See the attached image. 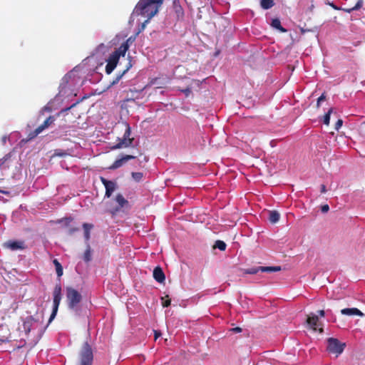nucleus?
<instances>
[{"mask_svg":"<svg viewBox=\"0 0 365 365\" xmlns=\"http://www.w3.org/2000/svg\"><path fill=\"white\" fill-rule=\"evenodd\" d=\"M327 192V189L324 185H321V192L325 193Z\"/></svg>","mask_w":365,"mask_h":365,"instance_id":"obj_41","label":"nucleus"},{"mask_svg":"<svg viewBox=\"0 0 365 365\" xmlns=\"http://www.w3.org/2000/svg\"><path fill=\"white\" fill-rule=\"evenodd\" d=\"M130 93H132L131 96L130 98H125L124 101H123V103H125L127 102H130V101H135V98H137L138 97L135 96V94L138 93V91H130Z\"/></svg>","mask_w":365,"mask_h":365,"instance_id":"obj_30","label":"nucleus"},{"mask_svg":"<svg viewBox=\"0 0 365 365\" xmlns=\"http://www.w3.org/2000/svg\"><path fill=\"white\" fill-rule=\"evenodd\" d=\"M132 177L135 181H140L143 178V173H132Z\"/></svg>","mask_w":365,"mask_h":365,"instance_id":"obj_31","label":"nucleus"},{"mask_svg":"<svg viewBox=\"0 0 365 365\" xmlns=\"http://www.w3.org/2000/svg\"><path fill=\"white\" fill-rule=\"evenodd\" d=\"M79 365H91L93 361V352L90 345L86 342L79 354Z\"/></svg>","mask_w":365,"mask_h":365,"instance_id":"obj_5","label":"nucleus"},{"mask_svg":"<svg viewBox=\"0 0 365 365\" xmlns=\"http://www.w3.org/2000/svg\"><path fill=\"white\" fill-rule=\"evenodd\" d=\"M319 331L320 333H322V332L324 331V330H323V329H322V328H320V329H319Z\"/></svg>","mask_w":365,"mask_h":365,"instance_id":"obj_47","label":"nucleus"},{"mask_svg":"<svg viewBox=\"0 0 365 365\" xmlns=\"http://www.w3.org/2000/svg\"><path fill=\"white\" fill-rule=\"evenodd\" d=\"M341 313L343 315H347V316H353V315H357L362 317L364 316V314L358 309L356 308H346L341 310Z\"/></svg>","mask_w":365,"mask_h":365,"instance_id":"obj_13","label":"nucleus"},{"mask_svg":"<svg viewBox=\"0 0 365 365\" xmlns=\"http://www.w3.org/2000/svg\"><path fill=\"white\" fill-rule=\"evenodd\" d=\"M182 91L187 96L191 93V88L188 87L182 90Z\"/></svg>","mask_w":365,"mask_h":365,"instance_id":"obj_39","label":"nucleus"},{"mask_svg":"<svg viewBox=\"0 0 365 365\" xmlns=\"http://www.w3.org/2000/svg\"><path fill=\"white\" fill-rule=\"evenodd\" d=\"M101 180L106 187L105 196L107 197H110L111 196L112 193L117 188L116 183L113 181H110V180H107L106 179H105L103 177L101 178Z\"/></svg>","mask_w":365,"mask_h":365,"instance_id":"obj_10","label":"nucleus"},{"mask_svg":"<svg viewBox=\"0 0 365 365\" xmlns=\"http://www.w3.org/2000/svg\"><path fill=\"white\" fill-rule=\"evenodd\" d=\"M153 277L155 278V279L157 282H158L160 283L163 282L165 279V274H164L162 269L159 267H157L154 269Z\"/></svg>","mask_w":365,"mask_h":365,"instance_id":"obj_14","label":"nucleus"},{"mask_svg":"<svg viewBox=\"0 0 365 365\" xmlns=\"http://www.w3.org/2000/svg\"><path fill=\"white\" fill-rule=\"evenodd\" d=\"M274 5V0H261L260 6L263 9H269Z\"/></svg>","mask_w":365,"mask_h":365,"instance_id":"obj_19","label":"nucleus"},{"mask_svg":"<svg viewBox=\"0 0 365 365\" xmlns=\"http://www.w3.org/2000/svg\"><path fill=\"white\" fill-rule=\"evenodd\" d=\"M66 298L69 309L78 313L79 304L82 299L81 293L72 287H67Z\"/></svg>","mask_w":365,"mask_h":365,"instance_id":"obj_3","label":"nucleus"},{"mask_svg":"<svg viewBox=\"0 0 365 365\" xmlns=\"http://www.w3.org/2000/svg\"><path fill=\"white\" fill-rule=\"evenodd\" d=\"M132 64L130 61L128 63L126 68L120 73L118 74L115 79L110 83L111 86H113L119 82V81L122 78V77L125 75V73L131 68Z\"/></svg>","mask_w":365,"mask_h":365,"instance_id":"obj_15","label":"nucleus"},{"mask_svg":"<svg viewBox=\"0 0 365 365\" xmlns=\"http://www.w3.org/2000/svg\"><path fill=\"white\" fill-rule=\"evenodd\" d=\"M262 272H273V267H261Z\"/></svg>","mask_w":365,"mask_h":365,"instance_id":"obj_34","label":"nucleus"},{"mask_svg":"<svg viewBox=\"0 0 365 365\" xmlns=\"http://www.w3.org/2000/svg\"><path fill=\"white\" fill-rule=\"evenodd\" d=\"M123 161H115L111 166H110L109 169H116L123 165Z\"/></svg>","mask_w":365,"mask_h":365,"instance_id":"obj_32","label":"nucleus"},{"mask_svg":"<svg viewBox=\"0 0 365 365\" xmlns=\"http://www.w3.org/2000/svg\"><path fill=\"white\" fill-rule=\"evenodd\" d=\"M160 335L161 333L160 331H155V339H157Z\"/></svg>","mask_w":365,"mask_h":365,"instance_id":"obj_42","label":"nucleus"},{"mask_svg":"<svg viewBox=\"0 0 365 365\" xmlns=\"http://www.w3.org/2000/svg\"><path fill=\"white\" fill-rule=\"evenodd\" d=\"M6 136H4V137L2 138V142H3V143H4H4H6Z\"/></svg>","mask_w":365,"mask_h":365,"instance_id":"obj_46","label":"nucleus"},{"mask_svg":"<svg viewBox=\"0 0 365 365\" xmlns=\"http://www.w3.org/2000/svg\"><path fill=\"white\" fill-rule=\"evenodd\" d=\"M130 127L128 124L125 125V130L124 132V135L122 139H119V143L113 146V148H120L123 147H128L130 144H131L133 141V138H130Z\"/></svg>","mask_w":365,"mask_h":365,"instance_id":"obj_8","label":"nucleus"},{"mask_svg":"<svg viewBox=\"0 0 365 365\" xmlns=\"http://www.w3.org/2000/svg\"><path fill=\"white\" fill-rule=\"evenodd\" d=\"M61 299V287L60 285H56L53 290V308L52 314L49 318L48 323H51V321L55 318L58 308Z\"/></svg>","mask_w":365,"mask_h":365,"instance_id":"obj_7","label":"nucleus"},{"mask_svg":"<svg viewBox=\"0 0 365 365\" xmlns=\"http://www.w3.org/2000/svg\"><path fill=\"white\" fill-rule=\"evenodd\" d=\"M280 217L279 213L276 210H272L269 212V220L272 223H276L279 221Z\"/></svg>","mask_w":365,"mask_h":365,"instance_id":"obj_17","label":"nucleus"},{"mask_svg":"<svg viewBox=\"0 0 365 365\" xmlns=\"http://www.w3.org/2000/svg\"><path fill=\"white\" fill-rule=\"evenodd\" d=\"M53 264L56 267V274L58 277H61L63 274V268L61 264L58 262L57 259L53 260Z\"/></svg>","mask_w":365,"mask_h":365,"instance_id":"obj_23","label":"nucleus"},{"mask_svg":"<svg viewBox=\"0 0 365 365\" xmlns=\"http://www.w3.org/2000/svg\"><path fill=\"white\" fill-rule=\"evenodd\" d=\"M4 247L9 249L12 251H16L19 250H24L26 248L25 243L24 241L18 240V241H7L4 244Z\"/></svg>","mask_w":365,"mask_h":365,"instance_id":"obj_11","label":"nucleus"},{"mask_svg":"<svg viewBox=\"0 0 365 365\" xmlns=\"http://www.w3.org/2000/svg\"><path fill=\"white\" fill-rule=\"evenodd\" d=\"M325 99H326V96L324 93H322V96L320 97H319L317 99V107L319 108L321 102L324 101Z\"/></svg>","mask_w":365,"mask_h":365,"instance_id":"obj_33","label":"nucleus"},{"mask_svg":"<svg viewBox=\"0 0 365 365\" xmlns=\"http://www.w3.org/2000/svg\"><path fill=\"white\" fill-rule=\"evenodd\" d=\"M321 210L322 212L326 213L329 210V207L328 205H324L321 207Z\"/></svg>","mask_w":365,"mask_h":365,"instance_id":"obj_37","label":"nucleus"},{"mask_svg":"<svg viewBox=\"0 0 365 365\" xmlns=\"http://www.w3.org/2000/svg\"><path fill=\"white\" fill-rule=\"evenodd\" d=\"M213 247L215 249L217 248V249L223 251L226 248V244L223 241L217 240V241H216Z\"/></svg>","mask_w":365,"mask_h":365,"instance_id":"obj_26","label":"nucleus"},{"mask_svg":"<svg viewBox=\"0 0 365 365\" xmlns=\"http://www.w3.org/2000/svg\"><path fill=\"white\" fill-rule=\"evenodd\" d=\"M280 270H281L280 267H279V266L273 267V272H277V271H280Z\"/></svg>","mask_w":365,"mask_h":365,"instance_id":"obj_44","label":"nucleus"},{"mask_svg":"<svg viewBox=\"0 0 365 365\" xmlns=\"http://www.w3.org/2000/svg\"><path fill=\"white\" fill-rule=\"evenodd\" d=\"M260 268H261V267L247 269L245 271V273L250 274H257L259 271H260Z\"/></svg>","mask_w":365,"mask_h":365,"instance_id":"obj_28","label":"nucleus"},{"mask_svg":"<svg viewBox=\"0 0 365 365\" xmlns=\"http://www.w3.org/2000/svg\"><path fill=\"white\" fill-rule=\"evenodd\" d=\"M327 343V350L329 352L336 354V356L343 352L346 346L345 343H341L335 338H329Z\"/></svg>","mask_w":365,"mask_h":365,"instance_id":"obj_6","label":"nucleus"},{"mask_svg":"<svg viewBox=\"0 0 365 365\" xmlns=\"http://www.w3.org/2000/svg\"><path fill=\"white\" fill-rule=\"evenodd\" d=\"M83 227L84 229V237L86 242H88L90 239V230L93 228V225L84 223Z\"/></svg>","mask_w":365,"mask_h":365,"instance_id":"obj_20","label":"nucleus"},{"mask_svg":"<svg viewBox=\"0 0 365 365\" xmlns=\"http://www.w3.org/2000/svg\"><path fill=\"white\" fill-rule=\"evenodd\" d=\"M161 299H162V304L163 307H168L170 304V300L169 299L165 300V298L162 297Z\"/></svg>","mask_w":365,"mask_h":365,"instance_id":"obj_35","label":"nucleus"},{"mask_svg":"<svg viewBox=\"0 0 365 365\" xmlns=\"http://www.w3.org/2000/svg\"><path fill=\"white\" fill-rule=\"evenodd\" d=\"M135 40V36H130L125 42H123L120 46H126L128 47V50L129 49L130 44L133 43Z\"/></svg>","mask_w":365,"mask_h":365,"instance_id":"obj_25","label":"nucleus"},{"mask_svg":"<svg viewBox=\"0 0 365 365\" xmlns=\"http://www.w3.org/2000/svg\"><path fill=\"white\" fill-rule=\"evenodd\" d=\"M363 6V0H358L355 6L352 8L349 9H344V11H345L347 13H351L354 11H356L360 9Z\"/></svg>","mask_w":365,"mask_h":365,"instance_id":"obj_22","label":"nucleus"},{"mask_svg":"<svg viewBox=\"0 0 365 365\" xmlns=\"http://www.w3.org/2000/svg\"><path fill=\"white\" fill-rule=\"evenodd\" d=\"M127 51L128 47L126 46H120L110 55L106 66V72L107 74H110L113 71L118 63L120 57L124 56Z\"/></svg>","mask_w":365,"mask_h":365,"instance_id":"obj_2","label":"nucleus"},{"mask_svg":"<svg viewBox=\"0 0 365 365\" xmlns=\"http://www.w3.org/2000/svg\"><path fill=\"white\" fill-rule=\"evenodd\" d=\"M342 124L343 120L341 119H339L335 124V129L338 130L341 127Z\"/></svg>","mask_w":365,"mask_h":365,"instance_id":"obj_36","label":"nucleus"},{"mask_svg":"<svg viewBox=\"0 0 365 365\" xmlns=\"http://www.w3.org/2000/svg\"><path fill=\"white\" fill-rule=\"evenodd\" d=\"M41 322L33 317H28L24 322L23 327L26 333H29L31 329L40 328Z\"/></svg>","mask_w":365,"mask_h":365,"instance_id":"obj_9","label":"nucleus"},{"mask_svg":"<svg viewBox=\"0 0 365 365\" xmlns=\"http://www.w3.org/2000/svg\"><path fill=\"white\" fill-rule=\"evenodd\" d=\"M163 0H140L135 6V11L138 15L147 18L145 23H148L159 10Z\"/></svg>","mask_w":365,"mask_h":365,"instance_id":"obj_1","label":"nucleus"},{"mask_svg":"<svg viewBox=\"0 0 365 365\" xmlns=\"http://www.w3.org/2000/svg\"><path fill=\"white\" fill-rule=\"evenodd\" d=\"M307 323L311 328L316 331L317 327L319 325V317L312 313L309 314L307 317Z\"/></svg>","mask_w":365,"mask_h":365,"instance_id":"obj_12","label":"nucleus"},{"mask_svg":"<svg viewBox=\"0 0 365 365\" xmlns=\"http://www.w3.org/2000/svg\"><path fill=\"white\" fill-rule=\"evenodd\" d=\"M70 154L66 151L61 149L55 150L54 153L52 155L51 158L53 157H61V158H66L69 156Z\"/></svg>","mask_w":365,"mask_h":365,"instance_id":"obj_21","label":"nucleus"},{"mask_svg":"<svg viewBox=\"0 0 365 365\" xmlns=\"http://www.w3.org/2000/svg\"><path fill=\"white\" fill-rule=\"evenodd\" d=\"M56 120V117L54 115H50L47 118L42 124L38 126L34 130L30 132L26 140H22V141L28 142L36 136H38L40 133H41L45 129L49 128L51 125L54 123Z\"/></svg>","mask_w":365,"mask_h":365,"instance_id":"obj_4","label":"nucleus"},{"mask_svg":"<svg viewBox=\"0 0 365 365\" xmlns=\"http://www.w3.org/2000/svg\"><path fill=\"white\" fill-rule=\"evenodd\" d=\"M231 331H232L234 332H236V333H238V332H240L242 331V329L240 328V327H235V328L232 329Z\"/></svg>","mask_w":365,"mask_h":365,"instance_id":"obj_40","label":"nucleus"},{"mask_svg":"<svg viewBox=\"0 0 365 365\" xmlns=\"http://www.w3.org/2000/svg\"><path fill=\"white\" fill-rule=\"evenodd\" d=\"M147 23H145V21L143 24V28L145 27V25Z\"/></svg>","mask_w":365,"mask_h":365,"instance_id":"obj_48","label":"nucleus"},{"mask_svg":"<svg viewBox=\"0 0 365 365\" xmlns=\"http://www.w3.org/2000/svg\"><path fill=\"white\" fill-rule=\"evenodd\" d=\"M133 158H135V157H134V156L130 155H125V156L121 157L119 160H132V159H133Z\"/></svg>","mask_w":365,"mask_h":365,"instance_id":"obj_38","label":"nucleus"},{"mask_svg":"<svg viewBox=\"0 0 365 365\" xmlns=\"http://www.w3.org/2000/svg\"><path fill=\"white\" fill-rule=\"evenodd\" d=\"M17 153V151H16L15 149H14L11 152H10L9 154L6 155L2 160H9L10 158H16V154Z\"/></svg>","mask_w":365,"mask_h":365,"instance_id":"obj_29","label":"nucleus"},{"mask_svg":"<svg viewBox=\"0 0 365 365\" xmlns=\"http://www.w3.org/2000/svg\"><path fill=\"white\" fill-rule=\"evenodd\" d=\"M115 200L118 204L119 208L123 207L128 203V202L124 198V197L121 194H118Z\"/></svg>","mask_w":365,"mask_h":365,"instance_id":"obj_18","label":"nucleus"},{"mask_svg":"<svg viewBox=\"0 0 365 365\" xmlns=\"http://www.w3.org/2000/svg\"><path fill=\"white\" fill-rule=\"evenodd\" d=\"M318 313H319V315L320 317H324L325 312H324V310H319V311L318 312Z\"/></svg>","mask_w":365,"mask_h":365,"instance_id":"obj_43","label":"nucleus"},{"mask_svg":"<svg viewBox=\"0 0 365 365\" xmlns=\"http://www.w3.org/2000/svg\"><path fill=\"white\" fill-rule=\"evenodd\" d=\"M333 111V109L332 108H330L328 112L324 115V118H323V123L328 125L329 124V120H330V115L331 113H332Z\"/></svg>","mask_w":365,"mask_h":365,"instance_id":"obj_27","label":"nucleus"},{"mask_svg":"<svg viewBox=\"0 0 365 365\" xmlns=\"http://www.w3.org/2000/svg\"><path fill=\"white\" fill-rule=\"evenodd\" d=\"M83 259L86 262H89L91 259V250L88 245H87L86 250L85 251V253L83 255Z\"/></svg>","mask_w":365,"mask_h":365,"instance_id":"obj_24","label":"nucleus"},{"mask_svg":"<svg viewBox=\"0 0 365 365\" xmlns=\"http://www.w3.org/2000/svg\"><path fill=\"white\" fill-rule=\"evenodd\" d=\"M271 26L279 30L280 32L282 33H285L287 32V29H285L284 27L282 26L281 25V22L279 21V19H273L272 21V23H271Z\"/></svg>","mask_w":365,"mask_h":365,"instance_id":"obj_16","label":"nucleus"},{"mask_svg":"<svg viewBox=\"0 0 365 365\" xmlns=\"http://www.w3.org/2000/svg\"><path fill=\"white\" fill-rule=\"evenodd\" d=\"M329 4V5H330L333 9H334L335 10H338V9H339V8H338L336 6H335L333 3H330V4Z\"/></svg>","mask_w":365,"mask_h":365,"instance_id":"obj_45","label":"nucleus"}]
</instances>
